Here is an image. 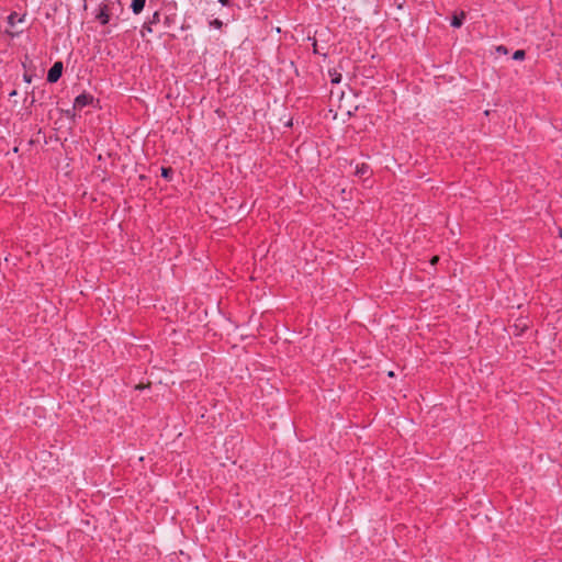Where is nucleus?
I'll use <instances>...</instances> for the list:
<instances>
[{
	"instance_id": "f3484780",
	"label": "nucleus",
	"mask_w": 562,
	"mask_h": 562,
	"mask_svg": "<svg viewBox=\"0 0 562 562\" xmlns=\"http://www.w3.org/2000/svg\"><path fill=\"white\" fill-rule=\"evenodd\" d=\"M560 236L562 237V229H560Z\"/></svg>"
},
{
	"instance_id": "2eb2a0df",
	"label": "nucleus",
	"mask_w": 562,
	"mask_h": 562,
	"mask_svg": "<svg viewBox=\"0 0 562 562\" xmlns=\"http://www.w3.org/2000/svg\"><path fill=\"white\" fill-rule=\"evenodd\" d=\"M437 260H438V257H435V258L431 260V263L437 262Z\"/></svg>"
},
{
	"instance_id": "9d476101",
	"label": "nucleus",
	"mask_w": 562,
	"mask_h": 562,
	"mask_svg": "<svg viewBox=\"0 0 562 562\" xmlns=\"http://www.w3.org/2000/svg\"><path fill=\"white\" fill-rule=\"evenodd\" d=\"M513 58L515 60H522L525 58V52L521 49H518L514 53Z\"/></svg>"
},
{
	"instance_id": "dca6fc26",
	"label": "nucleus",
	"mask_w": 562,
	"mask_h": 562,
	"mask_svg": "<svg viewBox=\"0 0 562 562\" xmlns=\"http://www.w3.org/2000/svg\"><path fill=\"white\" fill-rule=\"evenodd\" d=\"M24 79H25L26 82L31 81V79L29 77H26V76L24 77Z\"/></svg>"
},
{
	"instance_id": "7ed1b4c3",
	"label": "nucleus",
	"mask_w": 562,
	"mask_h": 562,
	"mask_svg": "<svg viewBox=\"0 0 562 562\" xmlns=\"http://www.w3.org/2000/svg\"><path fill=\"white\" fill-rule=\"evenodd\" d=\"M355 173L360 178H366L370 173V168L367 164H358L356 165Z\"/></svg>"
},
{
	"instance_id": "20e7f679",
	"label": "nucleus",
	"mask_w": 562,
	"mask_h": 562,
	"mask_svg": "<svg viewBox=\"0 0 562 562\" xmlns=\"http://www.w3.org/2000/svg\"><path fill=\"white\" fill-rule=\"evenodd\" d=\"M97 19H98V21H99L101 24H103V25H105V24H108V23H109V21H110V15H109V13H108V9H106V7H102V8L100 9L99 13L97 14Z\"/></svg>"
},
{
	"instance_id": "39448f33",
	"label": "nucleus",
	"mask_w": 562,
	"mask_h": 562,
	"mask_svg": "<svg viewBox=\"0 0 562 562\" xmlns=\"http://www.w3.org/2000/svg\"><path fill=\"white\" fill-rule=\"evenodd\" d=\"M146 0H133L131 3V9L134 14H139L145 7Z\"/></svg>"
},
{
	"instance_id": "9b49d317",
	"label": "nucleus",
	"mask_w": 562,
	"mask_h": 562,
	"mask_svg": "<svg viewBox=\"0 0 562 562\" xmlns=\"http://www.w3.org/2000/svg\"><path fill=\"white\" fill-rule=\"evenodd\" d=\"M171 170L168 169V168H161V176L166 179L169 178V175H170Z\"/></svg>"
},
{
	"instance_id": "4468645a",
	"label": "nucleus",
	"mask_w": 562,
	"mask_h": 562,
	"mask_svg": "<svg viewBox=\"0 0 562 562\" xmlns=\"http://www.w3.org/2000/svg\"><path fill=\"white\" fill-rule=\"evenodd\" d=\"M144 29H146V30H147V32H149V33L151 32V27H150V26H146V25H144Z\"/></svg>"
},
{
	"instance_id": "f8f14e48",
	"label": "nucleus",
	"mask_w": 562,
	"mask_h": 562,
	"mask_svg": "<svg viewBox=\"0 0 562 562\" xmlns=\"http://www.w3.org/2000/svg\"><path fill=\"white\" fill-rule=\"evenodd\" d=\"M218 2L224 7L229 4V0H218Z\"/></svg>"
},
{
	"instance_id": "6e6552de",
	"label": "nucleus",
	"mask_w": 562,
	"mask_h": 562,
	"mask_svg": "<svg viewBox=\"0 0 562 562\" xmlns=\"http://www.w3.org/2000/svg\"><path fill=\"white\" fill-rule=\"evenodd\" d=\"M22 21H23V18H20V16L18 15V13H15V12L11 13V14L8 16V23H9L10 25H12V26H13L15 23H18V22H22Z\"/></svg>"
},
{
	"instance_id": "0eeeda50",
	"label": "nucleus",
	"mask_w": 562,
	"mask_h": 562,
	"mask_svg": "<svg viewBox=\"0 0 562 562\" xmlns=\"http://www.w3.org/2000/svg\"><path fill=\"white\" fill-rule=\"evenodd\" d=\"M328 75L330 77L331 83H339L341 81V75L336 70H329Z\"/></svg>"
},
{
	"instance_id": "1a4fd4ad",
	"label": "nucleus",
	"mask_w": 562,
	"mask_h": 562,
	"mask_svg": "<svg viewBox=\"0 0 562 562\" xmlns=\"http://www.w3.org/2000/svg\"><path fill=\"white\" fill-rule=\"evenodd\" d=\"M209 25H210V27L220 30L223 26V22L218 19H214V20L210 21Z\"/></svg>"
},
{
	"instance_id": "ddd939ff",
	"label": "nucleus",
	"mask_w": 562,
	"mask_h": 562,
	"mask_svg": "<svg viewBox=\"0 0 562 562\" xmlns=\"http://www.w3.org/2000/svg\"><path fill=\"white\" fill-rule=\"evenodd\" d=\"M159 18V13L158 12H155L154 15H153V20H157Z\"/></svg>"
},
{
	"instance_id": "f257e3e1",
	"label": "nucleus",
	"mask_w": 562,
	"mask_h": 562,
	"mask_svg": "<svg viewBox=\"0 0 562 562\" xmlns=\"http://www.w3.org/2000/svg\"><path fill=\"white\" fill-rule=\"evenodd\" d=\"M63 72V63L56 61L47 72V81L50 83L57 82L61 77Z\"/></svg>"
},
{
	"instance_id": "f03ea898",
	"label": "nucleus",
	"mask_w": 562,
	"mask_h": 562,
	"mask_svg": "<svg viewBox=\"0 0 562 562\" xmlns=\"http://www.w3.org/2000/svg\"><path fill=\"white\" fill-rule=\"evenodd\" d=\"M92 100H93L92 95H90L88 93H81L76 97V99L74 101V108L76 110H81L85 106L89 105L92 102Z\"/></svg>"
},
{
	"instance_id": "423d86ee",
	"label": "nucleus",
	"mask_w": 562,
	"mask_h": 562,
	"mask_svg": "<svg viewBox=\"0 0 562 562\" xmlns=\"http://www.w3.org/2000/svg\"><path fill=\"white\" fill-rule=\"evenodd\" d=\"M463 20H464L463 12H461L459 15L458 14L453 15L451 19V26L460 27L463 24Z\"/></svg>"
}]
</instances>
